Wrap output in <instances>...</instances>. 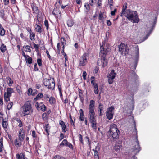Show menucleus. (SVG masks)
<instances>
[{
  "label": "nucleus",
  "mask_w": 159,
  "mask_h": 159,
  "mask_svg": "<svg viewBox=\"0 0 159 159\" xmlns=\"http://www.w3.org/2000/svg\"><path fill=\"white\" fill-rule=\"evenodd\" d=\"M125 17L129 21L133 23H138L140 21L137 12L130 9L127 10V12L125 13Z\"/></svg>",
  "instance_id": "1"
},
{
  "label": "nucleus",
  "mask_w": 159,
  "mask_h": 159,
  "mask_svg": "<svg viewBox=\"0 0 159 159\" xmlns=\"http://www.w3.org/2000/svg\"><path fill=\"white\" fill-rule=\"evenodd\" d=\"M134 131L133 132L134 134H135V138L134 139V143L132 144L131 148L132 152H134V154H136L141 150V148L138 139L135 121L134 122Z\"/></svg>",
  "instance_id": "2"
},
{
  "label": "nucleus",
  "mask_w": 159,
  "mask_h": 159,
  "mask_svg": "<svg viewBox=\"0 0 159 159\" xmlns=\"http://www.w3.org/2000/svg\"><path fill=\"white\" fill-rule=\"evenodd\" d=\"M105 43H104V46H101L100 48V53L99 56L101 57V61L102 62V66L103 67H105L107 64V62L106 58V56L108 52L110 50L109 48L105 47Z\"/></svg>",
  "instance_id": "3"
},
{
  "label": "nucleus",
  "mask_w": 159,
  "mask_h": 159,
  "mask_svg": "<svg viewBox=\"0 0 159 159\" xmlns=\"http://www.w3.org/2000/svg\"><path fill=\"white\" fill-rule=\"evenodd\" d=\"M118 130L117 126L115 124L110 125V129L107 133V135L109 137L112 138L113 139H117L119 138Z\"/></svg>",
  "instance_id": "4"
},
{
  "label": "nucleus",
  "mask_w": 159,
  "mask_h": 159,
  "mask_svg": "<svg viewBox=\"0 0 159 159\" xmlns=\"http://www.w3.org/2000/svg\"><path fill=\"white\" fill-rule=\"evenodd\" d=\"M21 108L23 111L21 113L20 115L22 116L29 115L33 112L31 104L29 102H26Z\"/></svg>",
  "instance_id": "5"
},
{
  "label": "nucleus",
  "mask_w": 159,
  "mask_h": 159,
  "mask_svg": "<svg viewBox=\"0 0 159 159\" xmlns=\"http://www.w3.org/2000/svg\"><path fill=\"white\" fill-rule=\"evenodd\" d=\"M43 84L44 86L48 89H54L55 87V83L54 79H45L44 80Z\"/></svg>",
  "instance_id": "6"
},
{
  "label": "nucleus",
  "mask_w": 159,
  "mask_h": 159,
  "mask_svg": "<svg viewBox=\"0 0 159 159\" xmlns=\"http://www.w3.org/2000/svg\"><path fill=\"white\" fill-rule=\"evenodd\" d=\"M129 50V48L125 44L121 43L119 46V52L122 55L128 54Z\"/></svg>",
  "instance_id": "7"
},
{
  "label": "nucleus",
  "mask_w": 159,
  "mask_h": 159,
  "mask_svg": "<svg viewBox=\"0 0 159 159\" xmlns=\"http://www.w3.org/2000/svg\"><path fill=\"white\" fill-rule=\"evenodd\" d=\"M89 55L84 53L80 59L79 65L80 66H85L87 61V58L89 57Z\"/></svg>",
  "instance_id": "8"
},
{
  "label": "nucleus",
  "mask_w": 159,
  "mask_h": 159,
  "mask_svg": "<svg viewBox=\"0 0 159 159\" xmlns=\"http://www.w3.org/2000/svg\"><path fill=\"white\" fill-rule=\"evenodd\" d=\"M114 110V107L112 106L108 108L106 112V116L109 120H111L113 118L114 115L113 111Z\"/></svg>",
  "instance_id": "9"
},
{
  "label": "nucleus",
  "mask_w": 159,
  "mask_h": 159,
  "mask_svg": "<svg viewBox=\"0 0 159 159\" xmlns=\"http://www.w3.org/2000/svg\"><path fill=\"white\" fill-rule=\"evenodd\" d=\"M136 51L133 55V58L134 60V70L136 68L139 58V50L138 46L136 47Z\"/></svg>",
  "instance_id": "10"
},
{
  "label": "nucleus",
  "mask_w": 159,
  "mask_h": 159,
  "mask_svg": "<svg viewBox=\"0 0 159 159\" xmlns=\"http://www.w3.org/2000/svg\"><path fill=\"white\" fill-rule=\"evenodd\" d=\"M116 74V73L113 70H112L108 74L107 77L108 78V81L109 84H111L113 83L114 79H115Z\"/></svg>",
  "instance_id": "11"
},
{
  "label": "nucleus",
  "mask_w": 159,
  "mask_h": 159,
  "mask_svg": "<svg viewBox=\"0 0 159 159\" xmlns=\"http://www.w3.org/2000/svg\"><path fill=\"white\" fill-rule=\"evenodd\" d=\"M95 101L93 100L90 101L89 105V114H95L94 109L95 108Z\"/></svg>",
  "instance_id": "12"
},
{
  "label": "nucleus",
  "mask_w": 159,
  "mask_h": 159,
  "mask_svg": "<svg viewBox=\"0 0 159 159\" xmlns=\"http://www.w3.org/2000/svg\"><path fill=\"white\" fill-rule=\"evenodd\" d=\"M122 141L121 140H118L116 143L114 149L116 151L119 150L120 148L122 147Z\"/></svg>",
  "instance_id": "13"
},
{
  "label": "nucleus",
  "mask_w": 159,
  "mask_h": 159,
  "mask_svg": "<svg viewBox=\"0 0 159 159\" xmlns=\"http://www.w3.org/2000/svg\"><path fill=\"white\" fill-rule=\"evenodd\" d=\"M25 137L24 130L22 129H20L19 134V139L23 140Z\"/></svg>",
  "instance_id": "14"
},
{
  "label": "nucleus",
  "mask_w": 159,
  "mask_h": 159,
  "mask_svg": "<svg viewBox=\"0 0 159 159\" xmlns=\"http://www.w3.org/2000/svg\"><path fill=\"white\" fill-rule=\"evenodd\" d=\"M23 141L19 138L16 139L14 141L15 146L17 148L20 147L22 145V142Z\"/></svg>",
  "instance_id": "15"
},
{
  "label": "nucleus",
  "mask_w": 159,
  "mask_h": 159,
  "mask_svg": "<svg viewBox=\"0 0 159 159\" xmlns=\"http://www.w3.org/2000/svg\"><path fill=\"white\" fill-rule=\"evenodd\" d=\"M156 21L155 20L154 21H153V22H152V26H151V29L150 30L149 33L146 35V37H145L144 40L148 38L149 37L150 34H151V33L152 32V31L153 29V28L154 27L155 24H156Z\"/></svg>",
  "instance_id": "16"
},
{
  "label": "nucleus",
  "mask_w": 159,
  "mask_h": 159,
  "mask_svg": "<svg viewBox=\"0 0 159 159\" xmlns=\"http://www.w3.org/2000/svg\"><path fill=\"white\" fill-rule=\"evenodd\" d=\"M89 122L91 123H94L96 122V119L94 118L95 114H89Z\"/></svg>",
  "instance_id": "17"
},
{
  "label": "nucleus",
  "mask_w": 159,
  "mask_h": 159,
  "mask_svg": "<svg viewBox=\"0 0 159 159\" xmlns=\"http://www.w3.org/2000/svg\"><path fill=\"white\" fill-rule=\"evenodd\" d=\"M14 91L12 88H8L7 89V92H5L4 93H6V94L11 96L12 93Z\"/></svg>",
  "instance_id": "18"
},
{
  "label": "nucleus",
  "mask_w": 159,
  "mask_h": 159,
  "mask_svg": "<svg viewBox=\"0 0 159 159\" xmlns=\"http://www.w3.org/2000/svg\"><path fill=\"white\" fill-rule=\"evenodd\" d=\"M34 28L35 29L37 32L41 33L43 31V30L41 27L38 24H35L34 26Z\"/></svg>",
  "instance_id": "19"
},
{
  "label": "nucleus",
  "mask_w": 159,
  "mask_h": 159,
  "mask_svg": "<svg viewBox=\"0 0 159 159\" xmlns=\"http://www.w3.org/2000/svg\"><path fill=\"white\" fill-rule=\"evenodd\" d=\"M93 151H94V157L95 159H99V157H98V154L99 152L97 150V147H96L95 149H93Z\"/></svg>",
  "instance_id": "20"
},
{
  "label": "nucleus",
  "mask_w": 159,
  "mask_h": 159,
  "mask_svg": "<svg viewBox=\"0 0 159 159\" xmlns=\"http://www.w3.org/2000/svg\"><path fill=\"white\" fill-rule=\"evenodd\" d=\"M80 119L81 121L84 120V114L83 111L82 109H80Z\"/></svg>",
  "instance_id": "21"
},
{
  "label": "nucleus",
  "mask_w": 159,
  "mask_h": 159,
  "mask_svg": "<svg viewBox=\"0 0 159 159\" xmlns=\"http://www.w3.org/2000/svg\"><path fill=\"white\" fill-rule=\"evenodd\" d=\"M5 30L0 24V35L2 36H4L5 34Z\"/></svg>",
  "instance_id": "22"
},
{
  "label": "nucleus",
  "mask_w": 159,
  "mask_h": 159,
  "mask_svg": "<svg viewBox=\"0 0 159 159\" xmlns=\"http://www.w3.org/2000/svg\"><path fill=\"white\" fill-rule=\"evenodd\" d=\"M67 24L68 27H71L74 25L73 21L70 19H69L67 21Z\"/></svg>",
  "instance_id": "23"
},
{
  "label": "nucleus",
  "mask_w": 159,
  "mask_h": 159,
  "mask_svg": "<svg viewBox=\"0 0 159 159\" xmlns=\"http://www.w3.org/2000/svg\"><path fill=\"white\" fill-rule=\"evenodd\" d=\"M16 157L17 159H25V156L23 153H20V154H17Z\"/></svg>",
  "instance_id": "24"
},
{
  "label": "nucleus",
  "mask_w": 159,
  "mask_h": 159,
  "mask_svg": "<svg viewBox=\"0 0 159 159\" xmlns=\"http://www.w3.org/2000/svg\"><path fill=\"white\" fill-rule=\"evenodd\" d=\"M27 63L29 64H30L32 63V59L31 57L28 56L26 58H25Z\"/></svg>",
  "instance_id": "25"
},
{
  "label": "nucleus",
  "mask_w": 159,
  "mask_h": 159,
  "mask_svg": "<svg viewBox=\"0 0 159 159\" xmlns=\"http://www.w3.org/2000/svg\"><path fill=\"white\" fill-rule=\"evenodd\" d=\"M30 38L32 41L35 40V34L34 32H32L30 34Z\"/></svg>",
  "instance_id": "26"
},
{
  "label": "nucleus",
  "mask_w": 159,
  "mask_h": 159,
  "mask_svg": "<svg viewBox=\"0 0 159 159\" xmlns=\"http://www.w3.org/2000/svg\"><path fill=\"white\" fill-rule=\"evenodd\" d=\"M93 86L94 93L96 94H98V86L97 84H94V85H93Z\"/></svg>",
  "instance_id": "27"
},
{
  "label": "nucleus",
  "mask_w": 159,
  "mask_h": 159,
  "mask_svg": "<svg viewBox=\"0 0 159 159\" xmlns=\"http://www.w3.org/2000/svg\"><path fill=\"white\" fill-rule=\"evenodd\" d=\"M43 96V94L41 93H39L36 96V97L34 98V100L35 101H37L38 99L41 98Z\"/></svg>",
  "instance_id": "28"
},
{
  "label": "nucleus",
  "mask_w": 159,
  "mask_h": 159,
  "mask_svg": "<svg viewBox=\"0 0 159 159\" xmlns=\"http://www.w3.org/2000/svg\"><path fill=\"white\" fill-rule=\"evenodd\" d=\"M41 104H42V103L41 102L40 103H39L38 102H36L35 103V106L36 107L37 109L38 110H41L40 108L41 107V106H42V105H41Z\"/></svg>",
  "instance_id": "29"
},
{
  "label": "nucleus",
  "mask_w": 159,
  "mask_h": 159,
  "mask_svg": "<svg viewBox=\"0 0 159 159\" xmlns=\"http://www.w3.org/2000/svg\"><path fill=\"white\" fill-rule=\"evenodd\" d=\"M0 50L2 52H4L6 50V45L3 44H2L0 47Z\"/></svg>",
  "instance_id": "30"
},
{
  "label": "nucleus",
  "mask_w": 159,
  "mask_h": 159,
  "mask_svg": "<svg viewBox=\"0 0 159 159\" xmlns=\"http://www.w3.org/2000/svg\"><path fill=\"white\" fill-rule=\"evenodd\" d=\"M81 91L82 90L80 89L79 90V96L80 97L81 101L82 102L84 100V98L83 97V94Z\"/></svg>",
  "instance_id": "31"
},
{
  "label": "nucleus",
  "mask_w": 159,
  "mask_h": 159,
  "mask_svg": "<svg viewBox=\"0 0 159 159\" xmlns=\"http://www.w3.org/2000/svg\"><path fill=\"white\" fill-rule=\"evenodd\" d=\"M55 102V99L53 97H51L49 98V102L51 104H54Z\"/></svg>",
  "instance_id": "32"
},
{
  "label": "nucleus",
  "mask_w": 159,
  "mask_h": 159,
  "mask_svg": "<svg viewBox=\"0 0 159 159\" xmlns=\"http://www.w3.org/2000/svg\"><path fill=\"white\" fill-rule=\"evenodd\" d=\"M98 108L100 110V116H101L102 114V112L103 110V105L101 103H99L98 106Z\"/></svg>",
  "instance_id": "33"
},
{
  "label": "nucleus",
  "mask_w": 159,
  "mask_h": 159,
  "mask_svg": "<svg viewBox=\"0 0 159 159\" xmlns=\"http://www.w3.org/2000/svg\"><path fill=\"white\" fill-rule=\"evenodd\" d=\"M10 96L6 94V93H4V98L5 101L6 102H8L10 101Z\"/></svg>",
  "instance_id": "34"
},
{
  "label": "nucleus",
  "mask_w": 159,
  "mask_h": 159,
  "mask_svg": "<svg viewBox=\"0 0 159 159\" xmlns=\"http://www.w3.org/2000/svg\"><path fill=\"white\" fill-rule=\"evenodd\" d=\"M67 141L66 139H64L62 142L60 143V146H64L66 145L67 143Z\"/></svg>",
  "instance_id": "35"
},
{
  "label": "nucleus",
  "mask_w": 159,
  "mask_h": 159,
  "mask_svg": "<svg viewBox=\"0 0 159 159\" xmlns=\"http://www.w3.org/2000/svg\"><path fill=\"white\" fill-rule=\"evenodd\" d=\"M8 125V122L6 121H3L2 122V126L3 127L5 128H7Z\"/></svg>",
  "instance_id": "36"
},
{
  "label": "nucleus",
  "mask_w": 159,
  "mask_h": 159,
  "mask_svg": "<svg viewBox=\"0 0 159 159\" xmlns=\"http://www.w3.org/2000/svg\"><path fill=\"white\" fill-rule=\"evenodd\" d=\"M5 14L4 11L3 10H0V16L2 19H4Z\"/></svg>",
  "instance_id": "37"
},
{
  "label": "nucleus",
  "mask_w": 159,
  "mask_h": 159,
  "mask_svg": "<svg viewBox=\"0 0 159 159\" xmlns=\"http://www.w3.org/2000/svg\"><path fill=\"white\" fill-rule=\"evenodd\" d=\"M95 77L93 76H92L91 78V81L92 85H93L94 84H96L97 83L94 82Z\"/></svg>",
  "instance_id": "38"
},
{
  "label": "nucleus",
  "mask_w": 159,
  "mask_h": 159,
  "mask_svg": "<svg viewBox=\"0 0 159 159\" xmlns=\"http://www.w3.org/2000/svg\"><path fill=\"white\" fill-rule=\"evenodd\" d=\"M91 123L92 124L91 126H92L93 129L94 130L96 129H97V126H96L97 123H96V122H95L94 123Z\"/></svg>",
  "instance_id": "39"
},
{
  "label": "nucleus",
  "mask_w": 159,
  "mask_h": 159,
  "mask_svg": "<svg viewBox=\"0 0 159 159\" xmlns=\"http://www.w3.org/2000/svg\"><path fill=\"white\" fill-rule=\"evenodd\" d=\"M25 51L28 52H31V49L30 47L28 45L26 46L25 47Z\"/></svg>",
  "instance_id": "40"
},
{
  "label": "nucleus",
  "mask_w": 159,
  "mask_h": 159,
  "mask_svg": "<svg viewBox=\"0 0 159 159\" xmlns=\"http://www.w3.org/2000/svg\"><path fill=\"white\" fill-rule=\"evenodd\" d=\"M127 3H125L123 5L122 10L123 11H126L127 10Z\"/></svg>",
  "instance_id": "41"
},
{
  "label": "nucleus",
  "mask_w": 159,
  "mask_h": 159,
  "mask_svg": "<svg viewBox=\"0 0 159 159\" xmlns=\"http://www.w3.org/2000/svg\"><path fill=\"white\" fill-rule=\"evenodd\" d=\"M79 141H80L81 143L83 145L84 144V142L83 139L82 135L81 134H80L79 135Z\"/></svg>",
  "instance_id": "42"
},
{
  "label": "nucleus",
  "mask_w": 159,
  "mask_h": 159,
  "mask_svg": "<svg viewBox=\"0 0 159 159\" xmlns=\"http://www.w3.org/2000/svg\"><path fill=\"white\" fill-rule=\"evenodd\" d=\"M13 105V103L12 102H11L8 104L7 106V108L8 110H10L12 107Z\"/></svg>",
  "instance_id": "43"
},
{
  "label": "nucleus",
  "mask_w": 159,
  "mask_h": 159,
  "mask_svg": "<svg viewBox=\"0 0 159 159\" xmlns=\"http://www.w3.org/2000/svg\"><path fill=\"white\" fill-rule=\"evenodd\" d=\"M53 159H65L64 157H61L59 155H57L55 156L54 158Z\"/></svg>",
  "instance_id": "44"
},
{
  "label": "nucleus",
  "mask_w": 159,
  "mask_h": 159,
  "mask_svg": "<svg viewBox=\"0 0 159 159\" xmlns=\"http://www.w3.org/2000/svg\"><path fill=\"white\" fill-rule=\"evenodd\" d=\"M98 19L100 20H102L103 19V15L101 12L99 14Z\"/></svg>",
  "instance_id": "45"
},
{
  "label": "nucleus",
  "mask_w": 159,
  "mask_h": 159,
  "mask_svg": "<svg viewBox=\"0 0 159 159\" xmlns=\"http://www.w3.org/2000/svg\"><path fill=\"white\" fill-rule=\"evenodd\" d=\"M96 0H91L89 2V4L91 6H93L94 3H96Z\"/></svg>",
  "instance_id": "46"
},
{
  "label": "nucleus",
  "mask_w": 159,
  "mask_h": 159,
  "mask_svg": "<svg viewBox=\"0 0 159 159\" xmlns=\"http://www.w3.org/2000/svg\"><path fill=\"white\" fill-rule=\"evenodd\" d=\"M37 62L39 66H40L42 65V60L41 59L39 58L37 60Z\"/></svg>",
  "instance_id": "47"
},
{
  "label": "nucleus",
  "mask_w": 159,
  "mask_h": 159,
  "mask_svg": "<svg viewBox=\"0 0 159 159\" xmlns=\"http://www.w3.org/2000/svg\"><path fill=\"white\" fill-rule=\"evenodd\" d=\"M7 79L8 81H9V83L8 84L9 86H11L13 83V81L12 80L10 77H8L7 78Z\"/></svg>",
  "instance_id": "48"
},
{
  "label": "nucleus",
  "mask_w": 159,
  "mask_h": 159,
  "mask_svg": "<svg viewBox=\"0 0 159 159\" xmlns=\"http://www.w3.org/2000/svg\"><path fill=\"white\" fill-rule=\"evenodd\" d=\"M41 105H42V106L40 108L41 110L43 111H45L46 110V106L43 103L42 104H41Z\"/></svg>",
  "instance_id": "49"
},
{
  "label": "nucleus",
  "mask_w": 159,
  "mask_h": 159,
  "mask_svg": "<svg viewBox=\"0 0 159 159\" xmlns=\"http://www.w3.org/2000/svg\"><path fill=\"white\" fill-rule=\"evenodd\" d=\"M84 7L87 10L86 11H89L90 10V7L88 3H85L84 5Z\"/></svg>",
  "instance_id": "50"
},
{
  "label": "nucleus",
  "mask_w": 159,
  "mask_h": 159,
  "mask_svg": "<svg viewBox=\"0 0 159 159\" xmlns=\"http://www.w3.org/2000/svg\"><path fill=\"white\" fill-rule=\"evenodd\" d=\"M44 25L46 27V29L48 30L49 27V24H48V22L47 20H45L44 21Z\"/></svg>",
  "instance_id": "51"
},
{
  "label": "nucleus",
  "mask_w": 159,
  "mask_h": 159,
  "mask_svg": "<svg viewBox=\"0 0 159 159\" xmlns=\"http://www.w3.org/2000/svg\"><path fill=\"white\" fill-rule=\"evenodd\" d=\"M66 146L70 148H73V145L72 144L68 142H67Z\"/></svg>",
  "instance_id": "52"
},
{
  "label": "nucleus",
  "mask_w": 159,
  "mask_h": 159,
  "mask_svg": "<svg viewBox=\"0 0 159 159\" xmlns=\"http://www.w3.org/2000/svg\"><path fill=\"white\" fill-rule=\"evenodd\" d=\"M87 75V73L86 72L84 71L83 73L82 76L84 80L86 79V76Z\"/></svg>",
  "instance_id": "53"
},
{
  "label": "nucleus",
  "mask_w": 159,
  "mask_h": 159,
  "mask_svg": "<svg viewBox=\"0 0 159 159\" xmlns=\"http://www.w3.org/2000/svg\"><path fill=\"white\" fill-rule=\"evenodd\" d=\"M127 12V10L126 11H123L122 10V11L120 13V16H122L123 15H124L125 16V13Z\"/></svg>",
  "instance_id": "54"
},
{
  "label": "nucleus",
  "mask_w": 159,
  "mask_h": 159,
  "mask_svg": "<svg viewBox=\"0 0 159 159\" xmlns=\"http://www.w3.org/2000/svg\"><path fill=\"white\" fill-rule=\"evenodd\" d=\"M62 128V131L63 132H66V125L65 124L64 125H62L61 126Z\"/></svg>",
  "instance_id": "55"
},
{
  "label": "nucleus",
  "mask_w": 159,
  "mask_h": 159,
  "mask_svg": "<svg viewBox=\"0 0 159 159\" xmlns=\"http://www.w3.org/2000/svg\"><path fill=\"white\" fill-rule=\"evenodd\" d=\"M117 11V9L116 8H115L114 10L113 11H112L111 12V14L112 16H114L115 14V12H116Z\"/></svg>",
  "instance_id": "56"
},
{
  "label": "nucleus",
  "mask_w": 159,
  "mask_h": 159,
  "mask_svg": "<svg viewBox=\"0 0 159 159\" xmlns=\"http://www.w3.org/2000/svg\"><path fill=\"white\" fill-rule=\"evenodd\" d=\"M32 89H31L30 88H29V89H28V94L29 95L30 94H31L32 93Z\"/></svg>",
  "instance_id": "57"
},
{
  "label": "nucleus",
  "mask_w": 159,
  "mask_h": 159,
  "mask_svg": "<svg viewBox=\"0 0 159 159\" xmlns=\"http://www.w3.org/2000/svg\"><path fill=\"white\" fill-rule=\"evenodd\" d=\"M108 3L110 5V7H111V6H112L113 0H108Z\"/></svg>",
  "instance_id": "58"
},
{
  "label": "nucleus",
  "mask_w": 159,
  "mask_h": 159,
  "mask_svg": "<svg viewBox=\"0 0 159 159\" xmlns=\"http://www.w3.org/2000/svg\"><path fill=\"white\" fill-rule=\"evenodd\" d=\"M32 136L33 138H35L36 137V133L35 131L33 130L32 131Z\"/></svg>",
  "instance_id": "59"
},
{
  "label": "nucleus",
  "mask_w": 159,
  "mask_h": 159,
  "mask_svg": "<svg viewBox=\"0 0 159 159\" xmlns=\"http://www.w3.org/2000/svg\"><path fill=\"white\" fill-rule=\"evenodd\" d=\"M3 1L5 5H7L9 3V0H3Z\"/></svg>",
  "instance_id": "60"
},
{
  "label": "nucleus",
  "mask_w": 159,
  "mask_h": 159,
  "mask_svg": "<svg viewBox=\"0 0 159 159\" xmlns=\"http://www.w3.org/2000/svg\"><path fill=\"white\" fill-rule=\"evenodd\" d=\"M27 31L30 34V33L32 32L31 29L30 27H27L26 29Z\"/></svg>",
  "instance_id": "61"
},
{
  "label": "nucleus",
  "mask_w": 159,
  "mask_h": 159,
  "mask_svg": "<svg viewBox=\"0 0 159 159\" xmlns=\"http://www.w3.org/2000/svg\"><path fill=\"white\" fill-rule=\"evenodd\" d=\"M46 54H47V55L49 59L50 60L51 59V56L49 55V52L48 50L46 51Z\"/></svg>",
  "instance_id": "62"
},
{
  "label": "nucleus",
  "mask_w": 159,
  "mask_h": 159,
  "mask_svg": "<svg viewBox=\"0 0 159 159\" xmlns=\"http://www.w3.org/2000/svg\"><path fill=\"white\" fill-rule=\"evenodd\" d=\"M62 100L63 102H64V103L65 104L67 103L68 102V100L67 98H66L64 100H63H63Z\"/></svg>",
  "instance_id": "63"
},
{
  "label": "nucleus",
  "mask_w": 159,
  "mask_h": 159,
  "mask_svg": "<svg viewBox=\"0 0 159 159\" xmlns=\"http://www.w3.org/2000/svg\"><path fill=\"white\" fill-rule=\"evenodd\" d=\"M34 47L35 48H36V49H38L39 48V46L38 44H36L35 43H34Z\"/></svg>",
  "instance_id": "64"
}]
</instances>
